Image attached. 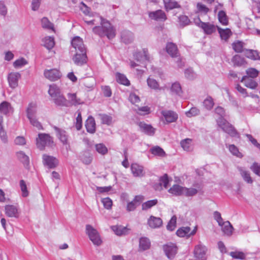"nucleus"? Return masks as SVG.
<instances>
[{
    "label": "nucleus",
    "instance_id": "obj_60",
    "mask_svg": "<svg viewBox=\"0 0 260 260\" xmlns=\"http://www.w3.org/2000/svg\"><path fill=\"white\" fill-rule=\"evenodd\" d=\"M169 183V180L167 174H165L160 178L159 185L160 188H161V186H164L165 188H167L168 187Z\"/></svg>",
    "mask_w": 260,
    "mask_h": 260
},
{
    "label": "nucleus",
    "instance_id": "obj_23",
    "mask_svg": "<svg viewBox=\"0 0 260 260\" xmlns=\"http://www.w3.org/2000/svg\"><path fill=\"white\" fill-rule=\"evenodd\" d=\"M55 105L60 107H67L68 101L62 93L51 99Z\"/></svg>",
    "mask_w": 260,
    "mask_h": 260
},
{
    "label": "nucleus",
    "instance_id": "obj_16",
    "mask_svg": "<svg viewBox=\"0 0 260 260\" xmlns=\"http://www.w3.org/2000/svg\"><path fill=\"white\" fill-rule=\"evenodd\" d=\"M140 131L146 135L153 136L155 132V129L151 125L147 124L143 122L139 123Z\"/></svg>",
    "mask_w": 260,
    "mask_h": 260
},
{
    "label": "nucleus",
    "instance_id": "obj_6",
    "mask_svg": "<svg viewBox=\"0 0 260 260\" xmlns=\"http://www.w3.org/2000/svg\"><path fill=\"white\" fill-rule=\"evenodd\" d=\"M71 45L76 52H86V48L83 40L80 37L76 36L74 37L72 39Z\"/></svg>",
    "mask_w": 260,
    "mask_h": 260
},
{
    "label": "nucleus",
    "instance_id": "obj_17",
    "mask_svg": "<svg viewBox=\"0 0 260 260\" xmlns=\"http://www.w3.org/2000/svg\"><path fill=\"white\" fill-rule=\"evenodd\" d=\"M167 53L173 58L179 56V52L177 46L173 43H168L166 45Z\"/></svg>",
    "mask_w": 260,
    "mask_h": 260
},
{
    "label": "nucleus",
    "instance_id": "obj_48",
    "mask_svg": "<svg viewBox=\"0 0 260 260\" xmlns=\"http://www.w3.org/2000/svg\"><path fill=\"white\" fill-rule=\"evenodd\" d=\"M147 84L150 88L154 90L161 89V88H159V84L155 79L149 77L147 79Z\"/></svg>",
    "mask_w": 260,
    "mask_h": 260
},
{
    "label": "nucleus",
    "instance_id": "obj_33",
    "mask_svg": "<svg viewBox=\"0 0 260 260\" xmlns=\"http://www.w3.org/2000/svg\"><path fill=\"white\" fill-rule=\"evenodd\" d=\"M134 39L133 34L129 31H124L121 34V40L125 44L131 43Z\"/></svg>",
    "mask_w": 260,
    "mask_h": 260
},
{
    "label": "nucleus",
    "instance_id": "obj_57",
    "mask_svg": "<svg viewBox=\"0 0 260 260\" xmlns=\"http://www.w3.org/2000/svg\"><path fill=\"white\" fill-rule=\"evenodd\" d=\"M230 255L235 259H244L245 258V254L241 251H232L230 253Z\"/></svg>",
    "mask_w": 260,
    "mask_h": 260
},
{
    "label": "nucleus",
    "instance_id": "obj_24",
    "mask_svg": "<svg viewBox=\"0 0 260 260\" xmlns=\"http://www.w3.org/2000/svg\"><path fill=\"white\" fill-rule=\"evenodd\" d=\"M6 214L10 217H17L18 216V209L14 205H6L5 206Z\"/></svg>",
    "mask_w": 260,
    "mask_h": 260
},
{
    "label": "nucleus",
    "instance_id": "obj_50",
    "mask_svg": "<svg viewBox=\"0 0 260 260\" xmlns=\"http://www.w3.org/2000/svg\"><path fill=\"white\" fill-rule=\"evenodd\" d=\"M152 154L155 155L162 156L165 154L164 150L159 146H155L150 149Z\"/></svg>",
    "mask_w": 260,
    "mask_h": 260
},
{
    "label": "nucleus",
    "instance_id": "obj_46",
    "mask_svg": "<svg viewBox=\"0 0 260 260\" xmlns=\"http://www.w3.org/2000/svg\"><path fill=\"white\" fill-rule=\"evenodd\" d=\"M214 105L213 99L211 96L207 97L203 102L204 107L207 110H211Z\"/></svg>",
    "mask_w": 260,
    "mask_h": 260
},
{
    "label": "nucleus",
    "instance_id": "obj_5",
    "mask_svg": "<svg viewBox=\"0 0 260 260\" xmlns=\"http://www.w3.org/2000/svg\"><path fill=\"white\" fill-rule=\"evenodd\" d=\"M207 251V247L201 242H199L194 247L193 250L194 256L197 258V260H206Z\"/></svg>",
    "mask_w": 260,
    "mask_h": 260
},
{
    "label": "nucleus",
    "instance_id": "obj_41",
    "mask_svg": "<svg viewBox=\"0 0 260 260\" xmlns=\"http://www.w3.org/2000/svg\"><path fill=\"white\" fill-rule=\"evenodd\" d=\"M218 18L219 21L223 25H227L229 23V20L226 13L223 11H220L218 14Z\"/></svg>",
    "mask_w": 260,
    "mask_h": 260
},
{
    "label": "nucleus",
    "instance_id": "obj_27",
    "mask_svg": "<svg viewBox=\"0 0 260 260\" xmlns=\"http://www.w3.org/2000/svg\"><path fill=\"white\" fill-rule=\"evenodd\" d=\"M111 229L118 236L125 235L128 234V229L121 225H113L111 226Z\"/></svg>",
    "mask_w": 260,
    "mask_h": 260
},
{
    "label": "nucleus",
    "instance_id": "obj_4",
    "mask_svg": "<svg viewBox=\"0 0 260 260\" xmlns=\"http://www.w3.org/2000/svg\"><path fill=\"white\" fill-rule=\"evenodd\" d=\"M86 233L94 245L100 246L102 244V241L99 232L91 225H86Z\"/></svg>",
    "mask_w": 260,
    "mask_h": 260
},
{
    "label": "nucleus",
    "instance_id": "obj_34",
    "mask_svg": "<svg viewBox=\"0 0 260 260\" xmlns=\"http://www.w3.org/2000/svg\"><path fill=\"white\" fill-rule=\"evenodd\" d=\"M217 29L220 36L222 40H227L232 35V33L230 29H222L219 27H217Z\"/></svg>",
    "mask_w": 260,
    "mask_h": 260
},
{
    "label": "nucleus",
    "instance_id": "obj_25",
    "mask_svg": "<svg viewBox=\"0 0 260 260\" xmlns=\"http://www.w3.org/2000/svg\"><path fill=\"white\" fill-rule=\"evenodd\" d=\"M85 127L87 131L91 134H93L95 132V122L94 119L92 116L88 118L86 121Z\"/></svg>",
    "mask_w": 260,
    "mask_h": 260
},
{
    "label": "nucleus",
    "instance_id": "obj_43",
    "mask_svg": "<svg viewBox=\"0 0 260 260\" xmlns=\"http://www.w3.org/2000/svg\"><path fill=\"white\" fill-rule=\"evenodd\" d=\"M197 10L198 13L204 15L207 14L210 11V9L206 5L201 3H197Z\"/></svg>",
    "mask_w": 260,
    "mask_h": 260
},
{
    "label": "nucleus",
    "instance_id": "obj_3",
    "mask_svg": "<svg viewBox=\"0 0 260 260\" xmlns=\"http://www.w3.org/2000/svg\"><path fill=\"white\" fill-rule=\"evenodd\" d=\"M53 143L52 138L49 135L45 133H41L36 138V145L40 150H43L45 146H51Z\"/></svg>",
    "mask_w": 260,
    "mask_h": 260
},
{
    "label": "nucleus",
    "instance_id": "obj_64",
    "mask_svg": "<svg viewBox=\"0 0 260 260\" xmlns=\"http://www.w3.org/2000/svg\"><path fill=\"white\" fill-rule=\"evenodd\" d=\"M250 168L253 173L260 176V165L256 162H254Z\"/></svg>",
    "mask_w": 260,
    "mask_h": 260
},
{
    "label": "nucleus",
    "instance_id": "obj_26",
    "mask_svg": "<svg viewBox=\"0 0 260 260\" xmlns=\"http://www.w3.org/2000/svg\"><path fill=\"white\" fill-rule=\"evenodd\" d=\"M55 131L57 133V136L63 144H68V136L67 135L66 132L62 129L57 127H55Z\"/></svg>",
    "mask_w": 260,
    "mask_h": 260
},
{
    "label": "nucleus",
    "instance_id": "obj_52",
    "mask_svg": "<svg viewBox=\"0 0 260 260\" xmlns=\"http://www.w3.org/2000/svg\"><path fill=\"white\" fill-rule=\"evenodd\" d=\"M191 140L190 139H186L181 141L180 144L183 149L186 151H189L191 150Z\"/></svg>",
    "mask_w": 260,
    "mask_h": 260
},
{
    "label": "nucleus",
    "instance_id": "obj_15",
    "mask_svg": "<svg viewBox=\"0 0 260 260\" xmlns=\"http://www.w3.org/2000/svg\"><path fill=\"white\" fill-rule=\"evenodd\" d=\"M147 223L151 229H156L161 226L162 220L159 217L151 215L148 219Z\"/></svg>",
    "mask_w": 260,
    "mask_h": 260
},
{
    "label": "nucleus",
    "instance_id": "obj_14",
    "mask_svg": "<svg viewBox=\"0 0 260 260\" xmlns=\"http://www.w3.org/2000/svg\"><path fill=\"white\" fill-rule=\"evenodd\" d=\"M45 77L50 81H55L60 78L61 74L56 69H51L44 71Z\"/></svg>",
    "mask_w": 260,
    "mask_h": 260
},
{
    "label": "nucleus",
    "instance_id": "obj_59",
    "mask_svg": "<svg viewBox=\"0 0 260 260\" xmlns=\"http://www.w3.org/2000/svg\"><path fill=\"white\" fill-rule=\"evenodd\" d=\"M30 124L34 127H36L38 130L43 129L41 123L38 120L36 117L28 119Z\"/></svg>",
    "mask_w": 260,
    "mask_h": 260
},
{
    "label": "nucleus",
    "instance_id": "obj_32",
    "mask_svg": "<svg viewBox=\"0 0 260 260\" xmlns=\"http://www.w3.org/2000/svg\"><path fill=\"white\" fill-rule=\"evenodd\" d=\"M244 53L247 58L253 60L260 59L258 53L256 50L246 49L244 51Z\"/></svg>",
    "mask_w": 260,
    "mask_h": 260
},
{
    "label": "nucleus",
    "instance_id": "obj_54",
    "mask_svg": "<svg viewBox=\"0 0 260 260\" xmlns=\"http://www.w3.org/2000/svg\"><path fill=\"white\" fill-rule=\"evenodd\" d=\"M99 116L102 123L107 125H110L112 123V118L111 116L106 114H100Z\"/></svg>",
    "mask_w": 260,
    "mask_h": 260
},
{
    "label": "nucleus",
    "instance_id": "obj_1",
    "mask_svg": "<svg viewBox=\"0 0 260 260\" xmlns=\"http://www.w3.org/2000/svg\"><path fill=\"white\" fill-rule=\"evenodd\" d=\"M102 26H95L93 28V32L101 37L106 36L109 39H111L115 36V30L110 22L102 17H100Z\"/></svg>",
    "mask_w": 260,
    "mask_h": 260
},
{
    "label": "nucleus",
    "instance_id": "obj_2",
    "mask_svg": "<svg viewBox=\"0 0 260 260\" xmlns=\"http://www.w3.org/2000/svg\"><path fill=\"white\" fill-rule=\"evenodd\" d=\"M217 123L223 132L227 133L231 137H239V133L234 127L223 118H219L217 120Z\"/></svg>",
    "mask_w": 260,
    "mask_h": 260
},
{
    "label": "nucleus",
    "instance_id": "obj_39",
    "mask_svg": "<svg viewBox=\"0 0 260 260\" xmlns=\"http://www.w3.org/2000/svg\"><path fill=\"white\" fill-rule=\"evenodd\" d=\"M150 246V242L147 238L142 237L140 239L139 247L142 250H147L149 248Z\"/></svg>",
    "mask_w": 260,
    "mask_h": 260
},
{
    "label": "nucleus",
    "instance_id": "obj_9",
    "mask_svg": "<svg viewBox=\"0 0 260 260\" xmlns=\"http://www.w3.org/2000/svg\"><path fill=\"white\" fill-rule=\"evenodd\" d=\"M73 60L75 64L79 66L86 63L87 60L86 52H76L73 57Z\"/></svg>",
    "mask_w": 260,
    "mask_h": 260
},
{
    "label": "nucleus",
    "instance_id": "obj_10",
    "mask_svg": "<svg viewBox=\"0 0 260 260\" xmlns=\"http://www.w3.org/2000/svg\"><path fill=\"white\" fill-rule=\"evenodd\" d=\"M21 78V75L17 72H12L8 76V81L10 87L12 88H15L18 84V81Z\"/></svg>",
    "mask_w": 260,
    "mask_h": 260
},
{
    "label": "nucleus",
    "instance_id": "obj_18",
    "mask_svg": "<svg viewBox=\"0 0 260 260\" xmlns=\"http://www.w3.org/2000/svg\"><path fill=\"white\" fill-rule=\"evenodd\" d=\"M68 100V104L70 103L72 105L77 106L83 103V102L79 98L76 93H68L67 94Z\"/></svg>",
    "mask_w": 260,
    "mask_h": 260
},
{
    "label": "nucleus",
    "instance_id": "obj_22",
    "mask_svg": "<svg viewBox=\"0 0 260 260\" xmlns=\"http://www.w3.org/2000/svg\"><path fill=\"white\" fill-rule=\"evenodd\" d=\"M241 82L244 83L245 86L252 89H255L258 85L255 81L247 76H243Z\"/></svg>",
    "mask_w": 260,
    "mask_h": 260
},
{
    "label": "nucleus",
    "instance_id": "obj_62",
    "mask_svg": "<svg viewBox=\"0 0 260 260\" xmlns=\"http://www.w3.org/2000/svg\"><path fill=\"white\" fill-rule=\"evenodd\" d=\"M102 203L106 209L108 210L111 209L113 203L112 200L109 198L102 199Z\"/></svg>",
    "mask_w": 260,
    "mask_h": 260
},
{
    "label": "nucleus",
    "instance_id": "obj_45",
    "mask_svg": "<svg viewBox=\"0 0 260 260\" xmlns=\"http://www.w3.org/2000/svg\"><path fill=\"white\" fill-rule=\"evenodd\" d=\"M157 203V200L154 199L152 200L148 201L142 205V209L143 210H147L148 209L151 208L153 206L156 205Z\"/></svg>",
    "mask_w": 260,
    "mask_h": 260
},
{
    "label": "nucleus",
    "instance_id": "obj_61",
    "mask_svg": "<svg viewBox=\"0 0 260 260\" xmlns=\"http://www.w3.org/2000/svg\"><path fill=\"white\" fill-rule=\"evenodd\" d=\"M258 71L254 68H249L246 70L247 76L250 78H254L258 76Z\"/></svg>",
    "mask_w": 260,
    "mask_h": 260
},
{
    "label": "nucleus",
    "instance_id": "obj_30",
    "mask_svg": "<svg viewBox=\"0 0 260 260\" xmlns=\"http://www.w3.org/2000/svg\"><path fill=\"white\" fill-rule=\"evenodd\" d=\"M37 106L35 104L30 103L26 109V115L28 119L36 117Z\"/></svg>",
    "mask_w": 260,
    "mask_h": 260
},
{
    "label": "nucleus",
    "instance_id": "obj_20",
    "mask_svg": "<svg viewBox=\"0 0 260 260\" xmlns=\"http://www.w3.org/2000/svg\"><path fill=\"white\" fill-rule=\"evenodd\" d=\"M135 59L141 62L144 60H149L150 56L148 54L147 50L144 49L142 52H138L135 53L134 55Z\"/></svg>",
    "mask_w": 260,
    "mask_h": 260
},
{
    "label": "nucleus",
    "instance_id": "obj_42",
    "mask_svg": "<svg viewBox=\"0 0 260 260\" xmlns=\"http://www.w3.org/2000/svg\"><path fill=\"white\" fill-rule=\"evenodd\" d=\"M190 231V228L189 227H182L177 231L176 234L180 237H184L185 236L189 237V233Z\"/></svg>",
    "mask_w": 260,
    "mask_h": 260
},
{
    "label": "nucleus",
    "instance_id": "obj_58",
    "mask_svg": "<svg viewBox=\"0 0 260 260\" xmlns=\"http://www.w3.org/2000/svg\"><path fill=\"white\" fill-rule=\"evenodd\" d=\"M171 91L175 94H180L182 92L180 84L177 82L172 84Z\"/></svg>",
    "mask_w": 260,
    "mask_h": 260
},
{
    "label": "nucleus",
    "instance_id": "obj_47",
    "mask_svg": "<svg viewBox=\"0 0 260 260\" xmlns=\"http://www.w3.org/2000/svg\"><path fill=\"white\" fill-rule=\"evenodd\" d=\"M96 151L101 155H105L108 152V149L103 143H99L95 145Z\"/></svg>",
    "mask_w": 260,
    "mask_h": 260
},
{
    "label": "nucleus",
    "instance_id": "obj_40",
    "mask_svg": "<svg viewBox=\"0 0 260 260\" xmlns=\"http://www.w3.org/2000/svg\"><path fill=\"white\" fill-rule=\"evenodd\" d=\"M17 158L24 164V165L27 167L29 162V157L26 155L25 153L23 151H19L16 153Z\"/></svg>",
    "mask_w": 260,
    "mask_h": 260
},
{
    "label": "nucleus",
    "instance_id": "obj_37",
    "mask_svg": "<svg viewBox=\"0 0 260 260\" xmlns=\"http://www.w3.org/2000/svg\"><path fill=\"white\" fill-rule=\"evenodd\" d=\"M238 170L245 181L250 184L252 183L253 180L250 177V173L248 171L245 170L241 168H239Z\"/></svg>",
    "mask_w": 260,
    "mask_h": 260
},
{
    "label": "nucleus",
    "instance_id": "obj_19",
    "mask_svg": "<svg viewBox=\"0 0 260 260\" xmlns=\"http://www.w3.org/2000/svg\"><path fill=\"white\" fill-rule=\"evenodd\" d=\"M150 18L157 21H165L166 19V15L162 10H157L151 12L149 13Z\"/></svg>",
    "mask_w": 260,
    "mask_h": 260
},
{
    "label": "nucleus",
    "instance_id": "obj_7",
    "mask_svg": "<svg viewBox=\"0 0 260 260\" xmlns=\"http://www.w3.org/2000/svg\"><path fill=\"white\" fill-rule=\"evenodd\" d=\"M195 23L197 25L201 27L204 30V32L208 35L211 34L215 32L218 27L208 22H203L201 21L200 18L195 20Z\"/></svg>",
    "mask_w": 260,
    "mask_h": 260
},
{
    "label": "nucleus",
    "instance_id": "obj_38",
    "mask_svg": "<svg viewBox=\"0 0 260 260\" xmlns=\"http://www.w3.org/2000/svg\"><path fill=\"white\" fill-rule=\"evenodd\" d=\"M116 81L120 84L128 86L130 84L129 80L127 79L126 76L119 73L116 74Z\"/></svg>",
    "mask_w": 260,
    "mask_h": 260
},
{
    "label": "nucleus",
    "instance_id": "obj_28",
    "mask_svg": "<svg viewBox=\"0 0 260 260\" xmlns=\"http://www.w3.org/2000/svg\"><path fill=\"white\" fill-rule=\"evenodd\" d=\"M183 189L184 187L175 184L168 190V192L174 196H182L183 195Z\"/></svg>",
    "mask_w": 260,
    "mask_h": 260
},
{
    "label": "nucleus",
    "instance_id": "obj_29",
    "mask_svg": "<svg viewBox=\"0 0 260 260\" xmlns=\"http://www.w3.org/2000/svg\"><path fill=\"white\" fill-rule=\"evenodd\" d=\"M48 93L51 98V99L59 95L61 93L60 89L56 84H53L50 85L48 90Z\"/></svg>",
    "mask_w": 260,
    "mask_h": 260
},
{
    "label": "nucleus",
    "instance_id": "obj_53",
    "mask_svg": "<svg viewBox=\"0 0 260 260\" xmlns=\"http://www.w3.org/2000/svg\"><path fill=\"white\" fill-rule=\"evenodd\" d=\"M233 48L236 52L240 53L244 51L243 43L241 41H237L232 44Z\"/></svg>",
    "mask_w": 260,
    "mask_h": 260
},
{
    "label": "nucleus",
    "instance_id": "obj_63",
    "mask_svg": "<svg viewBox=\"0 0 260 260\" xmlns=\"http://www.w3.org/2000/svg\"><path fill=\"white\" fill-rule=\"evenodd\" d=\"M200 114V110L196 107L191 108L189 111L186 112L185 114L188 117L196 116Z\"/></svg>",
    "mask_w": 260,
    "mask_h": 260
},
{
    "label": "nucleus",
    "instance_id": "obj_31",
    "mask_svg": "<svg viewBox=\"0 0 260 260\" xmlns=\"http://www.w3.org/2000/svg\"><path fill=\"white\" fill-rule=\"evenodd\" d=\"M43 45L47 49L50 50L53 48L55 45V41L53 37H46L42 39Z\"/></svg>",
    "mask_w": 260,
    "mask_h": 260
},
{
    "label": "nucleus",
    "instance_id": "obj_55",
    "mask_svg": "<svg viewBox=\"0 0 260 260\" xmlns=\"http://www.w3.org/2000/svg\"><path fill=\"white\" fill-rule=\"evenodd\" d=\"M20 187L22 191V196L23 197H26L28 196V191L27 190V186L25 182L23 180H21L19 183Z\"/></svg>",
    "mask_w": 260,
    "mask_h": 260
},
{
    "label": "nucleus",
    "instance_id": "obj_51",
    "mask_svg": "<svg viewBox=\"0 0 260 260\" xmlns=\"http://www.w3.org/2000/svg\"><path fill=\"white\" fill-rule=\"evenodd\" d=\"M198 193V190L194 188H186L184 187L183 195L186 197H191Z\"/></svg>",
    "mask_w": 260,
    "mask_h": 260
},
{
    "label": "nucleus",
    "instance_id": "obj_36",
    "mask_svg": "<svg viewBox=\"0 0 260 260\" xmlns=\"http://www.w3.org/2000/svg\"><path fill=\"white\" fill-rule=\"evenodd\" d=\"M165 8L167 10L180 8V6L174 0H164Z\"/></svg>",
    "mask_w": 260,
    "mask_h": 260
},
{
    "label": "nucleus",
    "instance_id": "obj_49",
    "mask_svg": "<svg viewBox=\"0 0 260 260\" xmlns=\"http://www.w3.org/2000/svg\"><path fill=\"white\" fill-rule=\"evenodd\" d=\"M233 62L235 66H241L245 63V59L239 55H236L233 58Z\"/></svg>",
    "mask_w": 260,
    "mask_h": 260
},
{
    "label": "nucleus",
    "instance_id": "obj_21",
    "mask_svg": "<svg viewBox=\"0 0 260 260\" xmlns=\"http://www.w3.org/2000/svg\"><path fill=\"white\" fill-rule=\"evenodd\" d=\"M219 225L221 227V230L224 235L227 236H231L233 234L234 228L229 221H224Z\"/></svg>",
    "mask_w": 260,
    "mask_h": 260
},
{
    "label": "nucleus",
    "instance_id": "obj_8",
    "mask_svg": "<svg viewBox=\"0 0 260 260\" xmlns=\"http://www.w3.org/2000/svg\"><path fill=\"white\" fill-rule=\"evenodd\" d=\"M163 249L166 256L170 259L173 258L177 251V246L172 243L164 245Z\"/></svg>",
    "mask_w": 260,
    "mask_h": 260
},
{
    "label": "nucleus",
    "instance_id": "obj_44",
    "mask_svg": "<svg viewBox=\"0 0 260 260\" xmlns=\"http://www.w3.org/2000/svg\"><path fill=\"white\" fill-rule=\"evenodd\" d=\"M11 109L10 104L7 102H3L0 104V112L5 114L8 113Z\"/></svg>",
    "mask_w": 260,
    "mask_h": 260
},
{
    "label": "nucleus",
    "instance_id": "obj_56",
    "mask_svg": "<svg viewBox=\"0 0 260 260\" xmlns=\"http://www.w3.org/2000/svg\"><path fill=\"white\" fill-rule=\"evenodd\" d=\"M229 151L234 155L238 157H242L243 156L241 153L239 151L238 148L234 145H230L229 146Z\"/></svg>",
    "mask_w": 260,
    "mask_h": 260
},
{
    "label": "nucleus",
    "instance_id": "obj_13",
    "mask_svg": "<svg viewBox=\"0 0 260 260\" xmlns=\"http://www.w3.org/2000/svg\"><path fill=\"white\" fill-rule=\"evenodd\" d=\"M161 113L166 122L168 123L175 122L178 119V114L174 111L164 110Z\"/></svg>",
    "mask_w": 260,
    "mask_h": 260
},
{
    "label": "nucleus",
    "instance_id": "obj_11",
    "mask_svg": "<svg viewBox=\"0 0 260 260\" xmlns=\"http://www.w3.org/2000/svg\"><path fill=\"white\" fill-rule=\"evenodd\" d=\"M43 161L45 166L50 169L55 168L58 165V160L55 157L46 154L43 155Z\"/></svg>",
    "mask_w": 260,
    "mask_h": 260
},
{
    "label": "nucleus",
    "instance_id": "obj_35",
    "mask_svg": "<svg viewBox=\"0 0 260 260\" xmlns=\"http://www.w3.org/2000/svg\"><path fill=\"white\" fill-rule=\"evenodd\" d=\"M41 23L43 28L54 31V24L51 22L47 17H43L41 20Z\"/></svg>",
    "mask_w": 260,
    "mask_h": 260
},
{
    "label": "nucleus",
    "instance_id": "obj_12",
    "mask_svg": "<svg viewBox=\"0 0 260 260\" xmlns=\"http://www.w3.org/2000/svg\"><path fill=\"white\" fill-rule=\"evenodd\" d=\"M131 170L134 177H142L145 175V172L144 171L143 167L137 163H133L131 165Z\"/></svg>",
    "mask_w": 260,
    "mask_h": 260
}]
</instances>
